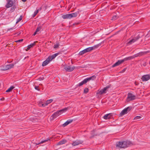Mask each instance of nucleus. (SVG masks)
<instances>
[{"label": "nucleus", "instance_id": "39", "mask_svg": "<svg viewBox=\"0 0 150 150\" xmlns=\"http://www.w3.org/2000/svg\"><path fill=\"white\" fill-rule=\"evenodd\" d=\"M39 79L40 80H42L43 79L42 78H40Z\"/></svg>", "mask_w": 150, "mask_h": 150}, {"label": "nucleus", "instance_id": "8", "mask_svg": "<svg viewBox=\"0 0 150 150\" xmlns=\"http://www.w3.org/2000/svg\"><path fill=\"white\" fill-rule=\"evenodd\" d=\"M130 110V108L128 107L126 108L123 110L120 113V115H124L127 113L128 111H129Z\"/></svg>", "mask_w": 150, "mask_h": 150}, {"label": "nucleus", "instance_id": "37", "mask_svg": "<svg viewBox=\"0 0 150 150\" xmlns=\"http://www.w3.org/2000/svg\"><path fill=\"white\" fill-rule=\"evenodd\" d=\"M23 40V39H21L19 40H18L17 41H16V42H20L21 41H22Z\"/></svg>", "mask_w": 150, "mask_h": 150}, {"label": "nucleus", "instance_id": "34", "mask_svg": "<svg viewBox=\"0 0 150 150\" xmlns=\"http://www.w3.org/2000/svg\"><path fill=\"white\" fill-rule=\"evenodd\" d=\"M49 139H48L47 140H42L41 141V142H40V144H42L43 143L45 142H46Z\"/></svg>", "mask_w": 150, "mask_h": 150}, {"label": "nucleus", "instance_id": "5", "mask_svg": "<svg viewBox=\"0 0 150 150\" xmlns=\"http://www.w3.org/2000/svg\"><path fill=\"white\" fill-rule=\"evenodd\" d=\"M136 99V96L132 93H129L127 95V101H128L134 100Z\"/></svg>", "mask_w": 150, "mask_h": 150}, {"label": "nucleus", "instance_id": "27", "mask_svg": "<svg viewBox=\"0 0 150 150\" xmlns=\"http://www.w3.org/2000/svg\"><path fill=\"white\" fill-rule=\"evenodd\" d=\"M109 88V86H106L103 89H102L103 91H104V93H106V91H107V90Z\"/></svg>", "mask_w": 150, "mask_h": 150}, {"label": "nucleus", "instance_id": "36", "mask_svg": "<svg viewBox=\"0 0 150 150\" xmlns=\"http://www.w3.org/2000/svg\"><path fill=\"white\" fill-rule=\"evenodd\" d=\"M35 88L36 90H37L38 91H39V89L38 88V86H35Z\"/></svg>", "mask_w": 150, "mask_h": 150}, {"label": "nucleus", "instance_id": "26", "mask_svg": "<svg viewBox=\"0 0 150 150\" xmlns=\"http://www.w3.org/2000/svg\"><path fill=\"white\" fill-rule=\"evenodd\" d=\"M14 88V87L13 86H11L6 91V92H9L11 91L12 89Z\"/></svg>", "mask_w": 150, "mask_h": 150}, {"label": "nucleus", "instance_id": "23", "mask_svg": "<svg viewBox=\"0 0 150 150\" xmlns=\"http://www.w3.org/2000/svg\"><path fill=\"white\" fill-rule=\"evenodd\" d=\"M58 55V53H55L54 54L51 55L49 57L51 58V59H53L54 58L57 56Z\"/></svg>", "mask_w": 150, "mask_h": 150}, {"label": "nucleus", "instance_id": "28", "mask_svg": "<svg viewBox=\"0 0 150 150\" xmlns=\"http://www.w3.org/2000/svg\"><path fill=\"white\" fill-rule=\"evenodd\" d=\"M41 27H40V26L38 27L37 28L35 31L37 33L39 31L41 30Z\"/></svg>", "mask_w": 150, "mask_h": 150}, {"label": "nucleus", "instance_id": "9", "mask_svg": "<svg viewBox=\"0 0 150 150\" xmlns=\"http://www.w3.org/2000/svg\"><path fill=\"white\" fill-rule=\"evenodd\" d=\"M52 60V59H51V58L49 56L43 62L42 65V66H46Z\"/></svg>", "mask_w": 150, "mask_h": 150}, {"label": "nucleus", "instance_id": "30", "mask_svg": "<svg viewBox=\"0 0 150 150\" xmlns=\"http://www.w3.org/2000/svg\"><path fill=\"white\" fill-rule=\"evenodd\" d=\"M141 118H142V117L141 116H136L134 117V120H138V119H141Z\"/></svg>", "mask_w": 150, "mask_h": 150}, {"label": "nucleus", "instance_id": "6", "mask_svg": "<svg viewBox=\"0 0 150 150\" xmlns=\"http://www.w3.org/2000/svg\"><path fill=\"white\" fill-rule=\"evenodd\" d=\"M74 68V67L70 66H66L64 67V69L66 71L69 72L73 71Z\"/></svg>", "mask_w": 150, "mask_h": 150}, {"label": "nucleus", "instance_id": "18", "mask_svg": "<svg viewBox=\"0 0 150 150\" xmlns=\"http://www.w3.org/2000/svg\"><path fill=\"white\" fill-rule=\"evenodd\" d=\"M59 115H60V114L59 112L58 111H57V112H55L54 114H53L52 116V117L53 118H55Z\"/></svg>", "mask_w": 150, "mask_h": 150}, {"label": "nucleus", "instance_id": "31", "mask_svg": "<svg viewBox=\"0 0 150 150\" xmlns=\"http://www.w3.org/2000/svg\"><path fill=\"white\" fill-rule=\"evenodd\" d=\"M22 16H20L19 18L18 19L17 21L16 22V23L19 22L22 19Z\"/></svg>", "mask_w": 150, "mask_h": 150}, {"label": "nucleus", "instance_id": "43", "mask_svg": "<svg viewBox=\"0 0 150 150\" xmlns=\"http://www.w3.org/2000/svg\"><path fill=\"white\" fill-rule=\"evenodd\" d=\"M115 19V18H114V17H112V19Z\"/></svg>", "mask_w": 150, "mask_h": 150}, {"label": "nucleus", "instance_id": "4", "mask_svg": "<svg viewBox=\"0 0 150 150\" xmlns=\"http://www.w3.org/2000/svg\"><path fill=\"white\" fill-rule=\"evenodd\" d=\"M77 16V13H74L71 14H68L62 16V17L64 19L71 18L73 17H76Z\"/></svg>", "mask_w": 150, "mask_h": 150}, {"label": "nucleus", "instance_id": "35", "mask_svg": "<svg viewBox=\"0 0 150 150\" xmlns=\"http://www.w3.org/2000/svg\"><path fill=\"white\" fill-rule=\"evenodd\" d=\"M15 7H12L10 11L11 12H13L15 10Z\"/></svg>", "mask_w": 150, "mask_h": 150}, {"label": "nucleus", "instance_id": "2", "mask_svg": "<svg viewBox=\"0 0 150 150\" xmlns=\"http://www.w3.org/2000/svg\"><path fill=\"white\" fill-rule=\"evenodd\" d=\"M131 145L132 143L131 142L126 141L117 142L116 144V146L119 148H126Z\"/></svg>", "mask_w": 150, "mask_h": 150}, {"label": "nucleus", "instance_id": "15", "mask_svg": "<svg viewBox=\"0 0 150 150\" xmlns=\"http://www.w3.org/2000/svg\"><path fill=\"white\" fill-rule=\"evenodd\" d=\"M93 47H89L84 49L83 50L84 53H86L93 50Z\"/></svg>", "mask_w": 150, "mask_h": 150}, {"label": "nucleus", "instance_id": "1", "mask_svg": "<svg viewBox=\"0 0 150 150\" xmlns=\"http://www.w3.org/2000/svg\"><path fill=\"white\" fill-rule=\"evenodd\" d=\"M144 53L143 52H140L138 53L134 54L133 56L127 57L122 59L119 60L117 62H116L115 64H114L113 65H112V67H114L119 65L120 64H121L124 62L131 59L135 57L138 56H141L142 55L144 54Z\"/></svg>", "mask_w": 150, "mask_h": 150}, {"label": "nucleus", "instance_id": "29", "mask_svg": "<svg viewBox=\"0 0 150 150\" xmlns=\"http://www.w3.org/2000/svg\"><path fill=\"white\" fill-rule=\"evenodd\" d=\"M59 45V43L57 42L56 43V44L54 46V48H58Z\"/></svg>", "mask_w": 150, "mask_h": 150}, {"label": "nucleus", "instance_id": "42", "mask_svg": "<svg viewBox=\"0 0 150 150\" xmlns=\"http://www.w3.org/2000/svg\"><path fill=\"white\" fill-rule=\"evenodd\" d=\"M150 34V31L149 32V33L148 34V35H147V36H148V35H149Z\"/></svg>", "mask_w": 150, "mask_h": 150}, {"label": "nucleus", "instance_id": "22", "mask_svg": "<svg viewBox=\"0 0 150 150\" xmlns=\"http://www.w3.org/2000/svg\"><path fill=\"white\" fill-rule=\"evenodd\" d=\"M66 142V140H63L61 141H60L59 142H58L57 145H62L64 144Z\"/></svg>", "mask_w": 150, "mask_h": 150}, {"label": "nucleus", "instance_id": "10", "mask_svg": "<svg viewBox=\"0 0 150 150\" xmlns=\"http://www.w3.org/2000/svg\"><path fill=\"white\" fill-rule=\"evenodd\" d=\"M13 66L14 64H12L6 65L4 67L3 69L4 70H7L13 68Z\"/></svg>", "mask_w": 150, "mask_h": 150}, {"label": "nucleus", "instance_id": "32", "mask_svg": "<svg viewBox=\"0 0 150 150\" xmlns=\"http://www.w3.org/2000/svg\"><path fill=\"white\" fill-rule=\"evenodd\" d=\"M88 88H85L84 90V92L85 93H88Z\"/></svg>", "mask_w": 150, "mask_h": 150}, {"label": "nucleus", "instance_id": "12", "mask_svg": "<svg viewBox=\"0 0 150 150\" xmlns=\"http://www.w3.org/2000/svg\"><path fill=\"white\" fill-rule=\"evenodd\" d=\"M83 142L81 140H77L76 141H73L72 144L73 146H75L78 145L79 144H81L83 143Z\"/></svg>", "mask_w": 150, "mask_h": 150}, {"label": "nucleus", "instance_id": "33", "mask_svg": "<svg viewBox=\"0 0 150 150\" xmlns=\"http://www.w3.org/2000/svg\"><path fill=\"white\" fill-rule=\"evenodd\" d=\"M85 53L83 51V50L82 51H80L79 54L80 55H82V54H84Z\"/></svg>", "mask_w": 150, "mask_h": 150}, {"label": "nucleus", "instance_id": "38", "mask_svg": "<svg viewBox=\"0 0 150 150\" xmlns=\"http://www.w3.org/2000/svg\"><path fill=\"white\" fill-rule=\"evenodd\" d=\"M37 33V32L35 31V32L33 34V35L34 36H35Z\"/></svg>", "mask_w": 150, "mask_h": 150}, {"label": "nucleus", "instance_id": "19", "mask_svg": "<svg viewBox=\"0 0 150 150\" xmlns=\"http://www.w3.org/2000/svg\"><path fill=\"white\" fill-rule=\"evenodd\" d=\"M59 115H60V114L59 112L58 111H57V112H55L54 114H53L52 116V117L53 118H55Z\"/></svg>", "mask_w": 150, "mask_h": 150}, {"label": "nucleus", "instance_id": "11", "mask_svg": "<svg viewBox=\"0 0 150 150\" xmlns=\"http://www.w3.org/2000/svg\"><path fill=\"white\" fill-rule=\"evenodd\" d=\"M13 4V1L11 0H8L5 7L8 8L12 6Z\"/></svg>", "mask_w": 150, "mask_h": 150}, {"label": "nucleus", "instance_id": "24", "mask_svg": "<svg viewBox=\"0 0 150 150\" xmlns=\"http://www.w3.org/2000/svg\"><path fill=\"white\" fill-rule=\"evenodd\" d=\"M41 8H40L39 9H38L37 10H36V11H35L34 12V14H33V17H34L37 15V14L38 13L39 11V10H41Z\"/></svg>", "mask_w": 150, "mask_h": 150}, {"label": "nucleus", "instance_id": "16", "mask_svg": "<svg viewBox=\"0 0 150 150\" xmlns=\"http://www.w3.org/2000/svg\"><path fill=\"white\" fill-rule=\"evenodd\" d=\"M72 122V120H68L66 122L62 125L63 127H65Z\"/></svg>", "mask_w": 150, "mask_h": 150}, {"label": "nucleus", "instance_id": "20", "mask_svg": "<svg viewBox=\"0 0 150 150\" xmlns=\"http://www.w3.org/2000/svg\"><path fill=\"white\" fill-rule=\"evenodd\" d=\"M68 109V108H66L58 111L59 112L60 115H61L63 113L65 112Z\"/></svg>", "mask_w": 150, "mask_h": 150}, {"label": "nucleus", "instance_id": "25", "mask_svg": "<svg viewBox=\"0 0 150 150\" xmlns=\"http://www.w3.org/2000/svg\"><path fill=\"white\" fill-rule=\"evenodd\" d=\"M104 93H105L102 89L100 90H98V91L97 92V94L100 95H101Z\"/></svg>", "mask_w": 150, "mask_h": 150}, {"label": "nucleus", "instance_id": "17", "mask_svg": "<svg viewBox=\"0 0 150 150\" xmlns=\"http://www.w3.org/2000/svg\"><path fill=\"white\" fill-rule=\"evenodd\" d=\"M112 116V114L111 113H109L105 115L103 117V118L105 120H107L108 119L110 118Z\"/></svg>", "mask_w": 150, "mask_h": 150}, {"label": "nucleus", "instance_id": "14", "mask_svg": "<svg viewBox=\"0 0 150 150\" xmlns=\"http://www.w3.org/2000/svg\"><path fill=\"white\" fill-rule=\"evenodd\" d=\"M138 39V38H134L133 39L129 40L127 43V45H129L132 44L133 43L137 41Z\"/></svg>", "mask_w": 150, "mask_h": 150}, {"label": "nucleus", "instance_id": "7", "mask_svg": "<svg viewBox=\"0 0 150 150\" xmlns=\"http://www.w3.org/2000/svg\"><path fill=\"white\" fill-rule=\"evenodd\" d=\"M53 100L52 99L47 100L44 104L42 103H40L39 105L40 106L44 107L45 106L47 105L50 103H52L53 101Z\"/></svg>", "mask_w": 150, "mask_h": 150}, {"label": "nucleus", "instance_id": "3", "mask_svg": "<svg viewBox=\"0 0 150 150\" xmlns=\"http://www.w3.org/2000/svg\"><path fill=\"white\" fill-rule=\"evenodd\" d=\"M96 76L95 75H93L89 78H86L84 80H83V81H82L81 82L79 83L78 84V86H81L83 84L86 83L87 82H88V81H90L91 80H94L96 79Z\"/></svg>", "mask_w": 150, "mask_h": 150}, {"label": "nucleus", "instance_id": "40", "mask_svg": "<svg viewBox=\"0 0 150 150\" xmlns=\"http://www.w3.org/2000/svg\"><path fill=\"white\" fill-rule=\"evenodd\" d=\"M4 98H1V99H0V100H4Z\"/></svg>", "mask_w": 150, "mask_h": 150}, {"label": "nucleus", "instance_id": "21", "mask_svg": "<svg viewBox=\"0 0 150 150\" xmlns=\"http://www.w3.org/2000/svg\"><path fill=\"white\" fill-rule=\"evenodd\" d=\"M35 45V42L32 44H31L29 45H28L27 47V48L26 49V51H28L29 50L31 47H32L33 46Z\"/></svg>", "mask_w": 150, "mask_h": 150}, {"label": "nucleus", "instance_id": "13", "mask_svg": "<svg viewBox=\"0 0 150 150\" xmlns=\"http://www.w3.org/2000/svg\"><path fill=\"white\" fill-rule=\"evenodd\" d=\"M150 79V76L149 75H144L142 76V79L143 81H146Z\"/></svg>", "mask_w": 150, "mask_h": 150}, {"label": "nucleus", "instance_id": "41", "mask_svg": "<svg viewBox=\"0 0 150 150\" xmlns=\"http://www.w3.org/2000/svg\"><path fill=\"white\" fill-rule=\"evenodd\" d=\"M25 2L26 0H21Z\"/></svg>", "mask_w": 150, "mask_h": 150}]
</instances>
